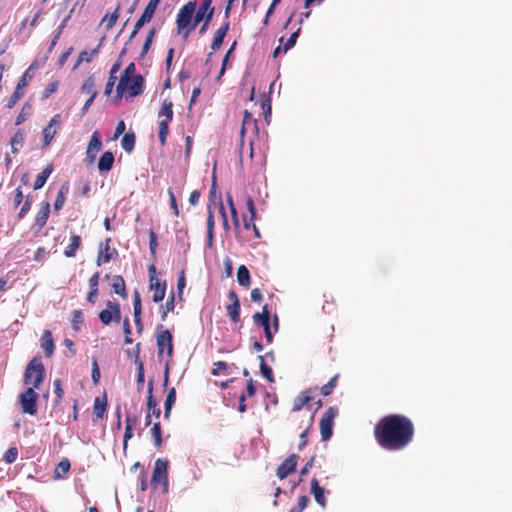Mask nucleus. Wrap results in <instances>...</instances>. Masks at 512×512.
<instances>
[{"label":"nucleus","mask_w":512,"mask_h":512,"mask_svg":"<svg viewBox=\"0 0 512 512\" xmlns=\"http://www.w3.org/2000/svg\"><path fill=\"white\" fill-rule=\"evenodd\" d=\"M133 310H134V313H133L134 314V322L137 326L138 332H141L143 329V325L141 322L142 306H141L140 293L137 290L134 291Z\"/></svg>","instance_id":"18"},{"label":"nucleus","mask_w":512,"mask_h":512,"mask_svg":"<svg viewBox=\"0 0 512 512\" xmlns=\"http://www.w3.org/2000/svg\"><path fill=\"white\" fill-rule=\"evenodd\" d=\"M121 146L126 152H131L135 146V135L126 133L121 140Z\"/></svg>","instance_id":"37"},{"label":"nucleus","mask_w":512,"mask_h":512,"mask_svg":"<svg viewBox=\"0 0 512 512\" xmlns=\"http://www.w3.org/2000/svg\"><path fill=\"white\" fill-rule=\"evenodd\" d=\"M150 289L154 291L153 301L155 303L161 302L166 293V282H161L159 278L154 275H151L150 279Z\"/></svg>","instance_id":"15"},{"label":"nucleus","mask_w":512,"mask_h":512,"mask_svg":"<svg viewBox=\"0 0 512 512\" xmlns=\"http://www.w3.org/2000/svg\"><path fill=\"white\" fill-rule=\"evenodd\" d=\"M213 0H204L201 5L199 6L198 10L195 9V16L193 19V23L190 26L188 30L184 33V39H186L190 32L196 28V26L201 23L206 15L211 10H214V8L211 7Z\"/></svg>","instance_id":"10"},{"label":"nucleus","mask_w":512,"mask_h":512,"mask_svg":"<svg viewBox=\"0 0 512 512\" xmlns=\"http://www.w3.org/2000/svg\"><path fill=\"white\" fill-rule=\"evenodd\" d=\"M70 469V462L68 459H63L59 462L55 469V478L60 479L63 478Z\"/></svg>","instance_id":"38"},{"label":"nucleus","mask_w":512,"mask_h":512,"mask_svg":"<svg viewBox=\"0 0 512 512\" xmlns=\"http://www.w3.org/2000/svg\"><path fill=\"white\" fill-rule=\"evenodd\" d=\"M98 52V49H94L92 50L90 53L87 52V51H82L79 56H78V59L75 63V66H74V69H76L81 62L83 61H86V62H91L92 61V58L93 56Z\"/></svg>","instance_id":"42"},{"label":"nucleus","mask_w":512,"mask_h":512,"mask_svg":"<svg viewBox=\"0 0 512 512\" xmlns=\"http://www.w3.org/2000/svg\"><path fill=\"white\" fill-rule=\"evenodd\" d=\"M137 347V355L135 359V363L137 364V384L138 387L142 386L144 383V365L143 362L139 360V349H140V343L136 345Z\"/></svg>","instance_id":"35"},{"label":"nucleus","mask_w":512,"mask_h":512,"mask_svg":"<svg viewBox=\"0 0 512 512\" xmlns=\"http://www.w3.org/2000/svg\"><path fill=\"white\" fill-rule=\"evenodd\" d=\"M156 331V342L159 359H161L165 351L167 352V356L171 357L173 354V336L171 332L167 329H164L163 325H158Z\"/></svg>","instance_id":"5"},{"label":"nucleus","mask_w":512,"mask_h":512,"mask_svg":"<svg viewBox=\"0 0 512 512\" xmlns=\"http://www.w3.org/2000/svg\"><path fill=\"white\" fill-rule=\"evenodd\" d=\"M31 208V202L29 200V197H27V199L25 200L22 208L20 209V212L18 213V218L19 219H22L25 217V215L28 213V211L30 210Z\"/></svg>","instance_id":"57"},{"label":"nucleus","mask_w":512,"mask_h":512,"mask_svg":"<svg viewBox=\"0 0 512 512\" xmlns=\"http://www.w3.org/2000/svg\"><path fill=\"white\" fill-rule=\"evenodd\" d=\"M196 5V0H191L180 8L176 18L178 34H182L184 36L185 31L188 30L192 25L195 16Z\"/></svg>","instance_id":"3"},{"label":"nucleus","mask_w":512,"mask_h":512,"mask_svg":"<svg viewBox=\"0 0 512 512\" xmlns=\"http://www.w3.org/2000/svg\"><path fill=\"white\" fill-rule=\"evenodd\" d=\"M52 172H53L52 165H48L45 169H43V171L40 172L36 177V180L34 182V189L35 190L41 189L45 185L47 179L49 178V176L51 175Z\"/></svg>","instance_id":"26"},{"label":"nucleus","mask_w":512,"mask_h":512,"mask_svg":"<svg viewBox=\"0 0 512 512\" xmlns=\"http://www.w3.org/2000/svg\"><path fill=\"white\" fill-rule=\"evenodd\" d=\"M99 272L94 273L89 279V289L98 290Z\"/></svg>","instance_id":"60"},{"label":"nucleus","mask_w":512,"mask_h":512,"mask_svg":"<svg viewBox=\"0 0 512 512\" xmlns=\"http://www.w3.org/2000/svg\"><path fill=\"white\" fill-rule=\"evenodd\" d=\"M413 435L412 422L407 417L398 414L384 417L375 427L378 443L391 451L405 448L411 442Z\"/></svg>","instance_id":"1"},{"label":"nucleus","mask_w":512,"mask_h":512,"mask_svg":"<svg viewBox=\"0 0 512 512\" xmlns=\"http://www.w3.org/2000/svg\"><path fill=\"white\" fill-rule=\"evenodd\" d=\"M258 359L260 361V371H261V374L264 378L267 379V381L269 382H274V377H273V371L272 369L266 364L265 362V359H264V356L262 355H259L258 356Z\"/></svg>","instance_id":"34"},{"label":"nucleus","mask_w":512,"mask_h":512,"mask_svg":"<svg viewBox=\"0 0 512 512\" xmlns=\"http://www.w3.org/2000/svg\"><path fill=\"white\" fill-rule=\"evenodd\" d=\"M107 309L99 313V319L104 325L110 324L112 321L119 323L121 321L120 305L116 302L107 301Z\"/></svg>","instance_id":"8"},{"label":"nucleus","mask_w":512,"mask_h":512,"mask_svg":"<svg viewBox=\"0 0 512 512\" xmlns=\"http://www.w3.org/2000/svg\"><path fill=\"white\" fill-rule=\"evenodd\" d=\"M17 456H18V450L16 447H10L4 454L3 456V460L7 463V464H11L13 462L16 461L17 459Z\"/></svg>","instance_id":"46"},{"label":"nucleus","mask_w":512,"mask_h":512,"mask_svg":"<svg viewBox=\"0 0 512 512\" xmlns=\"http://www.w3.org/2000/svg\"><path fill=\"white\" fill-rule=\"evenodd\" d=\"M25 139V133L22 129H18L14 136L11 138L10 144L14 145H22Z\"/></svg>","instance_id":"51"},{"label":"nucleus","mask_w":512,"mask_h":512,"mask_svg":"<svg viewBox=\"0 0 512 512\" xmlns=\"http://www.w3.org/2000/svg\"><path fill=\"white\" fill-rule=\"evenodd\" d=\"M338 414V409L335 407H329L324 413L320 420V432L323 441H327L331 438L333 433L334 418Z\"/></svg>","instance_id":"7"},{"label":"nucleus","mask_w":512,"mask_h":512,"mask_svg":"<svg viewBox=\"0 0 512 512\" xmlns=\"http://www.w3.org/2000/svg\"><path fill=\"white\" fill-rule=\"evenodd\" d=\"M176 401V390L174 387L170 388L164 403V418L169 419L173 405Z\"/></svg>","instance_id":"25"},{"label":"nucleus","mask_w":512,"mask_h":512,"mask_svg":"<svg viewBox=\"0 0 512 512\" xmlns=\"http://www.w3.org/2000/svg\"><path fill=\"white\" fill-rule=\"evenodd\" d=\"M172 120L168 119H158V125H159V141L161 145H164L166 143L167 136L169 134V128L168 125Z\"/></svg>","instance_id":"32"},{"label":"nucleus","mask_w":512,"mask_h":512,"mask_svg":"<svg viewBox=\"0 0 512 512\" xmlns=\"http://www.w3.org/2000/svg\"><path fill=\"white\" fill-rule=\"evenodd\" d=\"M298 456L291 454L278 468L276 475L279 479L286 478L291 472H293L297 465Z\"/></svg>","instance_id":"13"},{"label":"nucleus","mask_w":512,"mask_h":512,"mask_svg":"<svg viewBox=\"0 0 512 512\" xmlns=\"http://www.w3.org/2000/svg\"><path fill=\"white\" fill-rule=\"evenodd\" d=\"M81 93L88 94L92 99H95L98 92L95 90V79L93 76H89L82 84Z\"/></svg>","instance_id":"27"},{"label":"nucleus","mask_w":512,"mask_h":512,"mask_svg":"<svg viewBox=\"0 0 512 512\" xmlns=\"http://www.w3.org/2000/svg\"><path fill=\"white\" fill-rule=\"evenodd\" d=\"M309 433V429H306L304 430L301 434H300V442L298 444V449L299 450H302L306 444H307V435Z\"/></svg>","instance_id":"62"},{"label":"nucleus","mask_w":512,"mask_h":512,"mask_svg":"<svg viewBox=\"0 0 512 512\" xmlns=\"http://www.w3.org/2000/svg\"><path fill=\"white\" fill-rule=\"evenodd\" d=\"M41 346L45 351L47 357L51 356L54 351V342L52 334L49 330H45L41 337Z\"/></svg>","instance_id":"24"},{"label":"nucleus","mask_w":512,"mask_h":512,"mask_svg":"<svg viewBox=\"0 0 512 512\" xmlns=\"http://www.w3.org/2000/svg\"><path fill=\"white\" fill-rule=\"evenodd\" d=\"M45 377V368L39 358H33L27 365L24 372V384L31 385L38 389Z\"/></svg>","instance_id":"2"},{"label":"nucleus","mask_w":512,"mask_h":512,"mask_svg":"<svg viewBox=\"0 0 512 512\" xmlns=\"http://www.w3.org/2000/svg\"><path fill=\"white\" fill-rule=\"evenodd\" d=\"M68 191H69L68 184L67 183L63 184L57 194V197H56V200L54 203L55 210H60L63 207V205L65 203V199H66V194L68 193Z\"/></svg>","instance_id":"33"},{"label":"nucleus","mask_w":512,"mask_h":512,"mask_svg":"<svg viewBox=\"0 0 512 512\" xmlns=\"http://www.w3.org/2000/svg\"><path fill=\"white\" fill-rule=\"evenodd\" d=\"M72 50H73V48L70 47L60 56V58L58 60V65L60 67H62L66 63V61H67L69 55L71 54Z\"/></svg>","instance_id":"64"},{"label":"nucleus","mask_w":512,"mask_h":512,"mask_svg":"<svg viewBox=\"0 0 512 512\" xmlns=\"http://www.w3.org/2000/svg\"><path fill=\"white\" fill-rule=\"evenodd\" d=\"M160 0H150L142 15L136 22V30H140L144 24L151 21Z\"/></svg>","instance_id":"14"},{"label":"nucleus","mask_w":512,"mask_h":512,"mask_svg":"<svg viewBox=\"0 0 512 512\" xmlns=\"http://www.w3.org/2000/svg\"><path fill=\"white\" fill-rule=\"evenodd\" d=\"M102 148V141L97 131L93 132L86 150V157L90 163L94 162Z\"/></svg>","instance_id":"12"},{"label":"nucleus","mask_w":512,"mask_h":512,"mask_svg":"<svg viewBox=\"0 0 512 512\" xmlns=\"http://www.w3.org/2000/svg\"><path fill=\"white\" fill-rule=\"evenodd\" d=\"M168 194H169V198H170V205H171V208L173 209L174 211V214L176 216L179 215V209H178V206H177V202H176V197L173 193V191L171 189L168 190Z\"/></svg>","instance_id":"58"},{"label":"nucleus","mask_w":512,"mask_h":512,"mask_svg":"<svg viewBox=\"0 0 512 512\" xmlns=\"http://www.w3.org/2000/svg\"><path fill=\"white\" fill-rule=\"evenodd\" d=\"M83 321V313L81 310L73 311L72 327L75 331H79V324Z\"/></svg>","instance_id":"50"},{"label":"nucleus","mask_w":512,"mask_h":512,"mask_svg":"<svg viewBox=\"0 0 512 512\" xmlns=\"http://www.w3.org/2000/svg\"><path fill=\"white\" fill-rule=\"evenodd\" d=\"M39 395L35 392L33 387H28L23 393H21L18 397L19 404L21 406V410L24 414H28L34 416L38 412L37 401Z\"/></svg>","instance_id":"4"},{"label":"nucleus","mask_w":512,"mask_h":512,"mask_svg":"<svg viewBox=\"0 0 512 512\" xmlns=\"http://www.w3.org/2000/svg\"><path fill=\"white\" fill-rule=\"evenodd\" d=\"M53 385H54V393L57 397V400L60 401L63 397V394H64V391L61 387V381L59 379H56L54 382H53Z\"/></svg>","instance_id":"56"},{"label":"nucleus","mask_w":512,"mask_h":512,"mask_svg":"<svg viewBox=\"0 0 512 512\" xmlns=\"http://www.w3.org/2000/svg\"><path fill=\"white\" fill-rule=\"evenodd\" d=\"M114 160L115 158L112 152H104L98 161L99 172L104 173L110 171L113 167Z\"/></svg>","instance_id":"20"},{"label":"nucleus","mask_w":512,"mask_h":512,"mask_svg":"<svg viewBox=\"0 0 512 512\" xmlns=\"http://www.w3.org/2000/svg\"><path fill=\"white\" fill-rule=\"evenodd\" d=\"M228 298L231 301L226 307L227 314L229 315L231 321L233 323H237L240 320V301L235 291L230 290L228 293Z\"/></svg>","instance_id":"11"},{"label":"nucleus","mask_w":512,"mask_h":512,"mask_svg":"<svg viewBox=\"0 0 512 512\" xmlns=\"http://www.w3.org/2000/svg\"><path fill=\"white\" fill-rule=\"evenodd\" d=\"M224 269L227 277H230L233 273L232 260L229 257H225L223 260Z\"/></svg>","instance_id":"59"},{"label":"nucleus","mask_w":512,"mask_h":512,"mask_svg":"<svg viewBox=\"0 0 512 512\" xmlns=\"http://www.w3.org/2000/svg\"><path fill=\"white\" fill-rule=\"evenodd\" d=\"M81 245V238L78 235H72L70 238V244L64 251V255L66 257H74L76 254V251Z\"/></svg>","instance_id":"30"},{"label":"nucleus","mask_w":512,"mask_h":512,"mask_svg":"<svg viewBox=\"0 0 512 512\" xmlns=\"http://www.w3.org/2000/svg\"><path fill=\"white\" fill-rule=\"evenodd\" d=\"M110 241L111 239L108 238L105 243V253L103 254V262L108 263L112 258V253L110 252Z\"/></svg>","instance_id":"61"},{"label":"nucleus","mask_w":512,"mask_h":512,"mask_svg":"<svg viewBox=\"0 0 512 512\" xmlns=\"http://www.w3.org/2000/svg\"><path fill=\"white\" fill-rule=\"evenodd\" d=\"M158 484L163 486V491H168V461L164 459H157L155 461L151 485L156 488Z\"/></svg>","instance_id":"6"},{"label":"nucleus","mask_w":512,"mask_h":512,"mask_svg":"<svg viewBox=\"0 0 512 512\" xmlns=\"http://www.w3.org/2000/svg\"><path fill=\"white\" fill-rule=\"evenodd\" d=\"M59 123H60V116L55 115L51 118L48 125L43 129L44 145H49L51 143V141L53 140V138L56 134V129H54V126Z\"/></svg>","instance_id":"17"},{"label":"nucleus","mask_w":512,"mask_h":512,"mask_svg":"<svg viewBox=\"0 0 512 512\" xmlns=\"http://www.w3.org/2000/svg\"><path fill=\"white\" fill-rule=\"evenodd\" d=\"M147 410L152 416L159 418L161 410L158 407L156 400L153 397V381L148 382V397H147Z\"/></svg>","instance_id":"16"},{"label":"nucleus","mask_w":512,"mask_h":512,"mask_svg":"<svg viewBox=\"0 0 512 512\" xmlns=\"http://www.w3.org/2000/svg\"><path fill=\"white\" fill-rule=\"evenodd\" d=\"M156 248H157V236L153 231H151L149 233V249H150L151 254L154 255L156 253Z\"/></svg>","instance_id":"54"},{"label":"nucleus","mask_w":512,"mask_h":512,"mask_svg":"<svg viewBox=\"0 0 512 512\" xmlns=\"http://www.w3.org/2000/svg\"><path fill=\"white\" fill-rule=\"evenodd\" d=\"M118 9H119V8H117V9L115 10V12H114V13H112L110 16L106 15V16L102 19L101 23H102V24H105V26H106V29H107V30L111 29V28L115 25V23H116V21H117V19H118Z\"/></svg>","instance_id":"43"},{"label":"nucleus","mask_w":512,"mask_h":512,"mask_svg":"<svg viewBox=\"0 0 512 512\" xmlns=\"http://www.w3.org/2000/svg\"><path fill=\"white\" fill-rule=\"evenodd\" d=\"M312 400V397L307 393H301L295 400L293 405V411H299L302 407L308 404Z\"/></svg>","instance_id":"39"},{"label":"nucleus","mask_w":512,"mask_h":512,"mask_svg":"<svg viewBox=\"0 0 512 512\" xmlns=\"http://www.w3.org/2000/svg\"><path fill=\"white\" fill-rule=\"evenodd\" d=\"M123 332L125 334L124 342L125 344H131L133 340L130 337L131 334V326L128 318H125L123 321Z\"/></svg>","instance_id":"53"},{"label":"nucleus","mask_w":512,"mask_h":512,"mask_svg":"<svg viewBox=\"0 0 512 512\" xmlns=\"http://www.w3.org/2000/svg\"><path fill=\"white\" fill-rule=\"evenodd\" d=\"M151 434H152V437L154 439V444L156 447H160L161 444H162V431H161V425L159 422H156L152 429H151Z\"/></svg>","instance_id":"41"},{"label":"nucleus","mask_w":512,"mask_h":512,"mask_svg":"<svg viewBox=\"0 0 512 512\" xmlns=\"http://www.w3.org/2000/svg\"><path fill=\"white\" fill-rule=\"evenodd\" d=\"M22 95L23 93L21 92V89H18V87L16 86L15 91L12 93L8 100L7 108H13L17 101L22 97Z\"/></svg>","instance_id":"52"},{"label":"nucleus","mask_w":512,"mask_h":512,"mask_svg":"<svg viewBox=\"0 0 512 512\" xmlns=\"http://www.w3.org/2000/svg\"><path fill=\"white\" fill-rule=\"evenodd\" d=\"M106 409V402H101L100 398H96L94 401V414L97 418H102Z\"/></svg>","instance_id":"47"},{"label":"nucleus","mask_w":512,"mask_h":512,"mask_svg":"<svg viewBox=\"0 0 512 512\" xmlns=\"http://www.w3.org/2000/svg\"><path fill=\"white\" fill-rule=\"evenodd\" d=\"M112 289L116 294L120 295L121 297H123V298L127 297L125 281L122 276H120V275L114 276L113 282H112Z\"/></svg>","instance_id":"28"},{"label":"nucleus","mask_w":512,"mask_h":512,"mask_svg":"<svg viewBox=\"0 0 512 512\" xmlns=\"http://www.w3.org/2000/svg\"><path fill=\"white\" fill-rule=\"evenodd\" d=\"M237 281L239 285L247 288L250 286V272L245 265H240L237 271Z\"/></svg>","instance_id":"29"},{"label":"nucleus","mask_w":512,"mask_h":512,"mask_svg":"<svg viewBox=\"0 0 512 512\" xmlns=\"http://www.w3.org/2000/svg\"><path fill=\"white\" fill-rule=\"evenodd\" d=\"M193 139L191 136H186L185 138V157L188 159L190 156V152L192 149Z\"/></svg>","instance_id":"63"},{"label":"nucleus","mask_w":512,"mask_h":512,"mask_svg":"<svg viewBox=\"0 0 512 512\" xmlns=\"http://www.w3.org/2000/svg\"><path fill=\"white\" fill-rule=\"evenodd\" d=\"M143 82L144 79L141 75H136L133 79L128 83V88L125 92H128L130 97H135L140 95L143 92Z\"/></svg>","instance_id":"19"},{"label":"nucleus","mask_w":512,"mask_h":512,"mask_svg":"<svg viewBox=\"0 0 512 512\" xmlns=\"http://www.w3.org/2000/svg\"><path fill=\"white\" fill-rule=\"evenodd\" d=\"M33 67H34V65L32 64L25 71V73L21 76V78L19 79V81L17 83L18 89H23L24 87H26L28 80L32 78V75H31L30 71L33 69Z\"/></svg>","instance_id":"49"},{"label":"nucleus","mask_w":512,"mask_h":512,"mask_svg":"<svg viewBox=\"0 0 512 512\" xmlns=\"http://www.w3.org/2000/svg\"><path fill=\"white\" fill-rule=\"evenodd\" d=\"M309 498L305 495L298 498V503L293 506L290 512H302L308 505Z\"/></svg>","instance_id":"48"},{"label":"nucleus","mask_w":512,"mask_h":512,"mask_svg":"<svg viewBox=\"0 0 512 512\" xmlns=\"http://www.w3.org/2000/svg\"><path fill=\"white\" fill-rule=\"evenodd\" d=\"M173 104L170 100L165 99L162 102L161 108L158 111V119H162L163 116H166V119L172 120L173 119Z\"/></svg>","instance_id":"31"},{"label":"nucleus","mask_w":512,"mask_h":512,"mask_svg":"<svg viewBox=\"0 0 512 512\" xmlns=\"http://www.w3.org/2000/svg\"><path fill=\"white\" fill-rule=\"evenodd\" d=\"M300 31L301 29L298 28L295 32H293L289 39L287 40V42L284 44V47H283V52L286 53L289 49H291L292 47H294V45L296 44L297 42V39L299 37V34H300Z\"/></svg>","instance_id":"45"},{"label":"nucleus","mask_w":512,"mask_h":512,"mask_svg":"<svg viewBox=\"0 0 512 512\" xmlns=\"http://www.w3.org/2000/svg\"><path fill=\"white\" fill-rule=\"evenodd\" d=\"M337 379H338V375H335L333 376L329 381L328 383H326L322 388H321V393L324 395V396H328L332 393L334 387L336 386V383H337Z\"/></svg>","instance_id":"44"},{"label":"nucleus","mask_w":512,"mask_h":512,"mask_svg":"<svg viewBox=\"0 0 512 512\" xmlns=\"http://www.w3.org/2000/svg\"><path fill=\"white\" fill-rule=\"evenodd\" d=\"M311 493L313 494L315 501L323 508L326 506V499L324 497V488H322L317 479L313 478L311 481Z\"/></svg>","instance_id":"22"},{"label":"nucleus","mask_w":512,"mask_h":512,"mask_svg":"<svg viewBox=\"0 0 512 512\" xmlns=\"http://www.w3.org/2000/svg\"><path fill=\"white\" fill-rule=\"evenodd\" d=\"M229 30V21H226L216 32L214 35L213 42L211 44V49L213 51L218 50L223 44L224 38Z\"/></svg>","instance_id":"21"},{"label":"nucleus","mask_w":512,"mask_h":512,"mask_svg":"<svg viewBox=\"0 0 512 512\" xmlns=\"http://www.w3.org/2000/svg\"><path fill=\"white\" fill-rule=\"evenodd\" d=\"M215 368L212 370L213 375H219L222 371L228 368V365L224 361H218L214 363Z\"/></svg>","instance_id":"55"},{"label":"nucleus","mask_w":512,"mask_h":512,"mask_svg":"<svg viewBox=\"0 0 512 512\" xmlns=\"http://www.w3.org/2000/svg\"><path fill=\"white\" fill-rule=\"evenodd\" d=\"M121 67V61H117L116 63L113 64L111 70H110V75L108 77V80H107V83H106V86H105V91H104V94L106 96H109L112 91H113V88H114V85H115V82H116V73L119 71Z\"/></svg>","instance_id":"23"},{"label":"nucleus","mask_w":512,"mask_h":512,"mask_svg":"<svg viewBox=\"0 0 512 512\" xmlns=\"http://www.w3.org/2000/svg\"><path fill=\"white\" fill-rule=\"evenodd\" d=\"M135 64L130 63L123 71V73L120 76L119 83L116 88L117 95L116 97L118 99L122 98L123 94L125 93L126 89L128 88V83L130 82L133 77H135Z\"/></svg>","instance_id":"9"},{"label":"nucleus","mask_w":512,"mask_h":512,"mask_svg":"<svg viewBox=\"0 0 512 512\" xmlns=\"http://www.w3.org/2000/svg\"><path fill=\"white\" fill-rule=\"evenodd\" d=\"M49 212H50L49 203H46L45 206L38 212V214L36 216V224L40 228H42L46 224L48 217H49Z\"/></svg>","instance_id":"36"},{"label":"nucleus","mask_w":512,"mask_h":512,"mask_svg":"<svg viewBox=\"0 0 512 512\" xmlns=\"http://www.w3.org/2000/svg\"><path fill=\"white\" fill-rule=\"evenodd\" d=\"M270 317V312L267 305H264L262 308V312H257L253 315V321L261 325L264 321H266Z\"/></svg>","instance_id":"40"}]
</instances>
